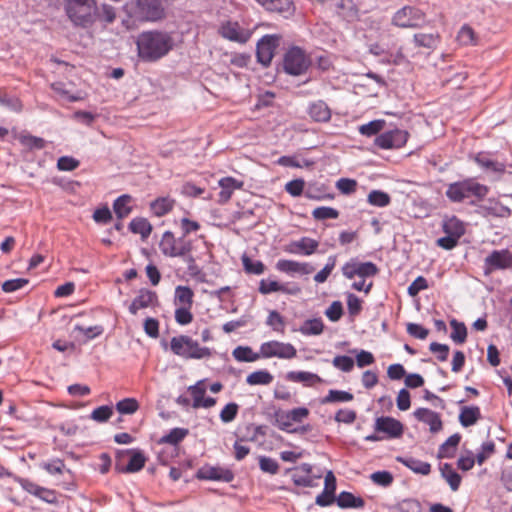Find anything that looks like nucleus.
Here are the masks:
<instances>
[{"mask_svg": "<svg viewBox=\"0 0 512 512\" xmlns=\"http://www.w3.org/2000/svg\"><path fill=\"white\" fill-rule=\"evenodd\" d=\"M173 38L165 31H147L139 35L137 49L139 56L146 61H156L173 48Z\"/></svg>", "mask_w": 512, "mask_h": 512, "instance_id": "f257e3e1", "label": "nucleus"}, {"mask_svg": "<svg viewBox=\"0 0 512 512\" xmlns=\"http://www.w3.org/2000/svg\"><path fill=\"white\" fill-rule=\"evenodd\" d=\"M64 8L73 25L82 28L94 23L98 11L95 0H65Z\"/></svg>", "mask_w": 512, "mask_h": 512, "instance_id": "f03ea898", "label": "nucleus"}, {"mask_svg": "<svg viewBox=\"0 0 512 512\" xmlns=\"http://www.w3.org/2000/svg\"><path fill=\"white\" fill-rule=\"evenodd\" d=\"M487 193L488 188L485 185L478 183L475 179L469 178L450 183L445 195L452 202H462L471 197L480 200L484 198Z\"/></svg>", "mask_w": 512, "mask_h": 512, "instance_id": "7ed1b4c3", "label": "nucleus"}, {"mask_svg": "<svg viewBox=\"0 0 512 512\" xmlns=\"http://www.w3.org/2000/svg\"><path fill=\"white\" fill-rule=\"evenodd\" d=\"M170 348L174 354L185 359H203L211 355L209 348L201 347L197 341L186 335L173 337Z\"/></svg>", "mask_w": 512, "mask_h": 512, "instance_id": "20e7f679", "label": "nucleus"}, {"mask_svg": "<svg viewBox=\"0 0 512 512\" xmlns=\"http://www.w3.org/2000/svg\"><path fill=\"white\" fill-rule=\"evenodd\" d=\"M159 248L162 254L167 257H182L185 261H193V258L190 255L192 244L190 241L185 240L184 236L175 238L172 232L166 231L162 235Z\"/></svg>", "mask_w": 512, "mask_h": 512, "instance_id": "39448f33", "label": "nucleus"}, {"mask_svg": "<svg viewBox=\"0 0 512 512\" xmlns=\"http://www.w3.org/2000/svg\"><path fill=\"white\" fill-rule=\"evenodd\" d=\"M133 16L144 22L163 20L166 17L163 0H137L133 9Z\"/></svg>", "mask_w": 512, "mask_h": 512, "instance_id": "423d86ee", "label": "nucleus"}, {"mask_svg": "<svg viewBox=\"0 0 512 512\" xmlns=\"http://www.w3.org/2000/svg\"><path fill=\"white\" fill-rule=\"evenodd\" d=\"M425 23V14L412 6H404L392 17V24L400 28H417Z\"/></svg>", "mask_w": 512, "mask_h": 512, "instance_id": "0eeeda50", "label": "nucleus"}, {"mask_svg": "<svg viewBox=\"0 0 512 512\" xmlns=\"http://www.w3.org/2000/svg\"><path fill=\"white\" fill-rule=\"evenodd\" d=\"M309 65L310 60L299 47L290 48L284 56L283 67L288 74L301 75L306 72Z\"/></svg>", "mask_w": 512, "mask_h": 512, "instance_id": "6e6552de", "label": "nucleus"}, {"mask_svg": "<svg viewBox=\"0 0 512 512\" xmlns=\"http://www.w3.org/2000/svg\"><path fill=\"white\" fill-rule=\"evenodd\" d=\"M260 353L262 358L292 359L296 356L297 350L290 343L268 341L261 344Z\"/></svg>", "mask_w": 512, "mask_h": 512, "instance_id": "1a4fd4ad", "label": "nucleus"}, {"mask_svg": "<svg viewBox=\"0 0 512 512\" xmlns=\"http://www.w3.org/2000/svg\"><path fill=\"white\" fill-rule=\"evenodd\" d=\"M377 266L372 262H360L356 258L350 259L342 267L343 275L348 279L358 276L362 279L373 277L378 273Z\"/></svg>", "mask_w": 512, "mask_h": 512, "instance_id": "9d476101", "label": "nucleus"}, {"mask_svg": "<svg viewBox=\"0 0 512 512\" xmlns=\"http://www.w3.org/2000/svg\"><path fill=\"white\" fill-rule=\"evenodd\" d=\"M407 139V131L394 129L377 136L375 144L381 149H398L406 144Z\"/></svg>", "mask_w": 512, "mask_h": 512, "instance_id": "9b49d317", "label": "nucleus"}, {"mask_svg": "<svg viewBox=\"0 0 512 512\" xmlns=\"http://www.w3.org/2000/svg\"><path fill=\"white\" fill-rule=\"evenodd\" d=\"M309 415V410L305 407L294 408L290 411L277 412L275 414L277 426L283 430L291 432L290 427L293 423H300Z\"/></svg>", "mask_w": 512, "mask_h": 512, "instance_id": "f8f14e48", "label": "nucleus"}, {"mask_svg": "<svg viewBox=\"0 0 512 512\" xmlns=\"http://www.w3.org/2000/svg\"><path fill=\"white\" fill-rule=\"evenodd\" d=\"M259 292L263 295L281 292L287 295H298L301 288L295 283H280L277 280L267 278L259 282Z\"/></svg>", "mask_w": 512, "mask_h": 512, "instance_id": "ddd939ff", "label": "nucleus"}, {"mask_svg": "<svg viewBox=\"0 0 512 512\" xmlns=\"http://www.w3.org/2000/svg\"><path fill=\"white\" fill-rule=\"evenodd\" d=\"M280 37L278 35H265L257 43L258 61L267 66L271 63L275 49L279 45Z\"/></svg>", "mask_w": 512, "mask_h": 512, "instance_id": "4468645a", "label": "nucleus"}, {"mask_svg": "<svg viewBox=\"0 0 512 512\" xmlns=\"http://www.w3.org/2000/svg\"><path fill=\"white\" fill-rule=\"evenodd\" d=\"M219 33L226 39L238 43H246L252 32L242 27L238 22L227 21L219 28Z\"/></svg>", "mask_w": 512, "mask_h": 512, "instance_id": "2eb2a0df", "label": "nucleus"}, {"mask_svg": "<svg viewBox=\"0 0 512 512\" xmlns=\"http://www.w3.org/2000/svg\"><path fill=\"white\" fill-rule=\"evenodd\" d=\"M311 464L303 463L291 470V478L295 485L300 487H314L315 479H320L322 474L312 475Z\"/></svg>", "mask_w": 512, "mask_h": 512, "instance_id": "dca6fc26", "label": "nucleus"}, {"mask_svg": "<svg viewBox=\"0 0 512 512\" xmlns=\"http://www.w3.org/2000/svg\"><path fill=\"white\" fill-rule=\"evenodd\" d=\"M197 478L201 480H213L231 482L234 479L233 472L221 466H204L197 471Z\"/></svg>", "mask_w": 512, "mask_h": 512, "instance_id": "f3484780", "label": "nucleus"}, {"mask_svg": "<svg viewBox=\"0 0 512 512\" xmlns=\"http://www.w3.org/2000/svg\"><path fill=\"white\" fill-rule=\"evenodd\" d=\"M276 269L290 276L308 275L314 271V267L307 262H298L288 259H280L276 263Z\"/></svg>", "mask_w": 512, "mask_h": 512, "instance_id": "a211bd4d", "label": "nucleus"}, {"mask_svg": "<svg viewBox=\"0 0 512 512\" xmlns=\"http://www.w3.org/2000/svg\"><path fill=\"white\" fill-rule=\"evenodd\" d=\"M375 430L387 435L388 438H399L403 434V424L392 417H378L375 421Z\"/></svg>", "mask_w": 512, "mask_h": 512, "instance_id": "6ab92c4d", "label": "nucleus"}, {"mask_svg": "<svg viewBox=\"0 0 512 512\" xmlns=\"http://www.w3.org/2000/svg\"><path fill=\"white\" fill-rule=\"evenodd\" d=\"M157 304L158 296L156 292L143 288L139 290L138 295L129 305V312L136 315L139 310L154 307Z\"/></svg>", "mask_w": 512, "mask_h": 512, "instance_id": "aec40b11", "label": "nucleus"}, {"mask_svg": "<svg viewBox=\"0 0 512 512\" xmlns=\"http://www.w3.org/2000/svg\"><path fill=\"white\" fill-rule=\"evenodd\" d=\"M319 242L309 237H302L299 240L291 241L285 246V251L294 255H312L318 248Z\"/></svg>", "mask_w": 512, "mask_h": 512, "instance_id": "412c9836", "label": "nucleus"}, {"mask_svg": "<svg viewBox=\"0 0 512 512\" xmlns=\"http://www.w3.org/2000/svg\"><path fill=\"white\" fill-rule=\"evenodd\" d=\"M218 185L220 187L218 202L225 204L231 199L236 190L243 188L244 183L233 177H223L218 181Z\"/></svg>", "mask_w": 512, "mask_h": 512, "instance_id": "4be33fe9", "label": "nucleus"}, {"mask_svg": "<svg viewBox=\"0 0 512 512\" xmlns=\"http://www.w3.org/2000/svg\"><path fill=\"white\" fill-rule=\"evenodd\" d=\"M337 9L338 13L347 21L358 19V9L352 0H322Z\"/></svg>", "mask_w": 512, "mask_h": 512, "instance_id": "5701e85b", "label": "nucleus"}, {"mask_svg": "<svg viewBox=\"0 0 512 512\" xmlns=\"http://www.w3.org/2000/svg\"><path fill=\"white\" fill-rule=\"evenodd\" d=\"M414 416L417 420L429 425L432 433H437L442 429V421L439 414L430 409L419 408L414 411Z\"/></svg>", "mask_w": 512, "mask_h": 512, "instance_id": "b1692460", "label": "nucleus"}, {"mask_svg": "<svg viewBox=\"0 0 512 512\" xmlns=\"http://www.w3.org/2000/svg\"><path fill=\"white\" fill-rule=\"evenodd\" d=\"M309 116L316 122H327L331 118V111L324 101H316L309 105Z\"/></svg>", "mask_w": 512, "mask_h": 512, "instance_id": "393cba45", "label": "nucleus"}, {"mask_svg": "<svg viewBox=\"0 0 512 512\" xmlns=\"http://www.w3.org/2000/svg\"><path fill=\"white\" fill-rule=\"evenodd\" d=\"M131 457L126 466L116 465V469L122 473H135L140 471L146 462V458L141 451H130Z\"/></svg>", "mask_w": 512, "mask_h": 512, "instance_id": "a878e982", "label": "nucleus"}, {"mask_svg": "<svg viewBox=\"0 0 512 512\" xmlns=\"http://www.w3.org/2000/svg\"><path fill=\"white\" fill-rule=\"evenodd\" d=\"M486 263L492 268H507L512 263V256L507 250L494 251L486 258Z\"/></svg>", "mask_w": 512, "mask_h": 512, "instance_id": "bb28decb", "label": "nucleus"}, {"mask_svg": "<svg viewBox=\"0 0 512 512\" xmlns=\"http://www.w3.org/2000/svg\"><path fill=\"white\" fill-rule=\"evenodd\" d=\"M397 461L417 474L428 475L431 471V465L428 462L413 457H397Z\"/></svg>", "mask_w": 512, "mask_h": 512, "instance_id": "cd10ccee", "label": "nucleus"}, {"mask_svg": "<svg viewBox=\"0 0 512 512\" xmlns=\"http://www.w3.org/2000/svg\"><path fill=\"white\" fill-rule=\"evenodd\" d=\"M286 378L289 381L304 383L307 386H313L322 382V379L317 374L306 371H290L287 373Z\"/></svg>", "mask_w": 512, "mask_h": 512, "instance_id": "c85d7f7f", "label": "nucleus"}, {"mask_svg": "<svg viewBox=\"0 0 512 512\" xmlns=\"http://www.w3.org/2000/svg\"><path fill=\"white\" fill-rule=\"evenodd\" d=\"M481 417V412L477 406H465L461 408L459 422L463 427L474 425Z\"/></svg>", "mask_w": 512, "mask_h": 512, "instance_id": "c756f323", "label": "nucleus"}, {"mask_svg": "<svg viewBox=\"0 0 512 512\" xmlns=\"http://www.w3.org/2000/svg\"><path fill=\"white\" fill-rule=\"evenodd\" d=\"M194 293L188 286L179 285L175 289L174 304L178 307H192Z\"/></svg>", "mask_w": 512, "mask_h": 512, "instance_id": "7c9ffc66", "label": "nucleus"}, {"mask_svg": "<svg viewBox=\"0 0 512 512\" xmlns=\"http://www.w3.org/2000/svg\"><path fill=\"white\" fill-rule=\"evenodd\" d=\"M440 472L450 488L453 491H457L461 483V476L453 469L452 465L444 463L440 467Z\"/></svg>", "mask_w": 512, "mask_h": 512, "instance_id": "2f4dec72", "label": "nucleus"}, {"mask_svg": "<svg viewBox=\"0 0 512 512\" xmlns=\"http://www.w3.org/2000/svg\"><path fill=\"white\" fill-rule=\"evenodd\" d=\"M131 201H132L131 196L126 195V194L121 195L114 201L113 209L119 219H123L131 213V211H132V207L130 205Z\"/></svg>", "mask_w": 512, "mask_h": 512, "instance_id": "473e14b6", "label": "nucleus"}, {"mask_svg": "<svg viewBox=\"0 0 512 512\" xmlns=\"http://www.w3.org/2000/svg\"><path fill=\"white\" fill-rule=\"evenodd\" d=\"M364 500L360 497H355L352 493L343 491L337 498V505L340 508H362Z\"/></svg>", "mask_w": 512, "mask_h": 512, "instance_id": "72a5a7b5", "label": "nucleus"}, {"mask_svg": "<svg viewBox=\"0 0 512 512\" xmlns=\"http://www.w3.org/2000/svg\"><path fill=\"white\" fill-rule=\"evenodd\" d=\"M461 440V436L459 434L451 435L439 448L438 457L439 458H451L454 456V452L456 447L458 446Z\"/></svg>", "mask_w": 512, "mask_h": 512, "instance_id": "f704fd0d", "label": "nucleus"}, {"mask_svg": "<svg viewBox=\"0 0 512 512\" xmlns=\"http://www.w3.org/2000/svg\"><path fill=\"white\" fill-rule=\"evenodd\" d=\"M232 355L239 362H255L262 357L261 353H255L248 346H237L233 350Z\"/></svg>", "mask_w": 512, "mask_h": 512, "instance_id": "c9c22d12", "label": "nucleus"}, {"mask_svg": "<svg viewBox=\"0 0 512 512\" xmlns=\"http://www.w3.org/2000/svg\"><path fill=\"white\" fill-rule=\"evenodd\" d=\"M324 324L320 318L308 319L300 326L299 331L306 336H316L323 332Z\"/></svg>", "mask_w": 512, "mask_h": 512, "instance_id": "e433bc0d", "label": "nucleus"}, {"mask_svg": "<svg viewBox=\"0 0 512 512\" xmlns=\"http://www.w3.org/2000/svg\"><path fill=\"white\" fill-rule=\"evenodd\" d=\"M443 230L446 234L458 239H460V237L465 233L463 223L456 217H451L445 220L443 223Z\"/></svg>", "mask_w": 512, "mask_h": 512, "instance_id": "4c0bfd02", "label": "nucleus"}, {"mask_svg": "<svg viewBox=\"0 0 512 512\" xmlns=\"http://www.w3.org/2000/svg\"><path fill=\"white\" fill-rule=\"evenodd\" d=\"M274 377L273 375L267 371V370H258L250 373L247 378L246 382L247 384L254 386V385H269L272 383Z\"/></svg>", "mask_w": 512, "mask_h": 512, "instance_id": "58836bf2", "label": "nucleus"}, {"mask_svg": "<svg viewBox=\"0 0 512 512\" xmlns=\"http://www.w3.org/2000/svg\"><path fill=\"white\" fill-rule=\"evenodd\" d=\"M174 203L175 201L169 197H160L151 203L150 208L156 216L160 217L167 214L173 208Z\"/></svg>", "mask_w": 512, "mask_h": 512, "instance_id": "ea45409f", "label": "nucleus"}, {"mask_svg": "<svg viewBox=\"0 0 512 512\" xmlns=\"http://www.w3.org/2000/svg\"><path fill=\"white\" fill-rule=\"evenodd\" d=\"M130 230L135 234H140L142 239L148 238L151 234L152 226L145 218H134L129 224Z\"/></svg>", "mask_w": 512, "mask_h": 512, "instance_id": "a19ab883", "label": "nucleus"}, {"mask_svg": "<svg viewBox=\"0 0 512 512\" xmlns=\"http://www.w3.org/2000/svg\"><path fill=\"white\" fill-rule=\"evenodd\" d=\"M188 433L189 431L185 428H173L168 434L160 438L159 443L177 445L188 435Z\"/></svg>", "mask_w": 512, "mask_h": 512, "instance_id": "79ce46f5", "label": "nucleus"}, {"mask_svg": "<svg viewBox=\"0 0 512 512\" xmlns=\"http://www.w3.org/2000/svg\"><path fill=\"white\" fill-rule=\"evenodd\" d=\"M414 42L416 46L425 47L428 49H434L438 45L439 35L438 34H425L419 33L414 35Z\"/></svg>", "mask_w": 512, "mask_h": 512, "instance_id": "37998d69", "label": "nucleus"}, {"mask_svg": "<svg viewBox=\"0 0 512 512\" xmlns=\"http://www.w3.org/2000/svg\"><path fill=\"white\" fill-rule=\"evenodd\" d=\"M354 398L353 394L341 390H329L328 394L322 399L321 403L349 402Z\"/></svg>", "mask_w": 512, "mask_h": 512, "instance_id": "c03bdc74", "label": "nucleus"}, {"mask_svg": "<svg viewBox=\"0 0 512 512\" xmlns=\"http://www.w3.org/2000/svg\"><path fill=\"white\" fill-rule=\"evenodd\" d=\"M369 204L376 207H386L390 204V195L381 190H372L367 197Z\"/></svg>", "mask_w": 512, "mask_h": 512, "instance_id": "a18cd8bd", "label": "nucleus"}, {"mask_svg": "<svg viewBox=\"0 0 512 512\" xmlns=\"http://www.w3.org/2000/svg\"><path fill=\"white\" fill-rule=\"evenodd\" d=\"M450 325L452 328L451 339L457 344L464 343L467 337V329L464 323L453 319L450 321Z\"/></svg>", "mask_w": 512, "mask_h": 512, "instance_id": "49530a36", "label": "nucleus"}, {"mask_svg": "<svg viewBox=\"0 0 512 512\" xmlns=\"http://www.w3.org/2000/svg\"><path fill=\"white\" fill-rule=\"evenodd\" d=\"M139 409V403L135 398H125L116 403V410L123 415L134 414Z\"/></svg>", "mask_w": 512, "mask_h": 512, "instance_id": "de8ad7c7", "label": "nucleus"}, {"mask_svg": "<svg viewBox=\"0 0 512 512\" xmlns=\"http://www.w3.org/2000/svg\"><path fill=\"white\" fill-rule=\"evenodd\" d=\"M384 126V120H373L367 124L361 125L358 130L361 135L371 137L382 131L384 129Z\"/></svg>", "mask_w": 512, "mask_h": 512, "instance_id": "09e8293b", "label": "nucleus"}, {"mask_svg": "<svg viewBox=\"0 0 512 512\" xmlns=\"http://www.w3.org/2000/svg\"><path fill=\"white\" fill-rule=\"evenodd\" d=\"M336 262L337 257L335 255L329 256L324 268L314 276V281L316 283H324L331 274L332 270L335 268Z\"/></svg>", "mask_w": 512, "mask_h": 512, "instance_id": "8fccbe9b", "label": "nucleus"}, {"mask_svg": "<svg viewBox=\"0 0 512 512\" xmlns=\"http://www.w3.org/2000/svg\"><path fill=\"white\" fill-rule=\"evenodd\" d=\"M457 40L462 45H475L477 43L475 32L468 25L461 27L457 35Z\"/></svg>", "mask_w": 512, "mask_h": 512, "instance_id": "3c124183", "label": "nucleus"}, {"mask_svg": "<svg viewBox=\"0 0 512 512\" xmlns=\"http://www.w3.org/2000/svg\"><path fill=\"white\" fill-rule=\"evenodd\" d=\"M312 216L316 220L336 219L339 216L338 210L332 207H317L313 210Z\"/></svg>", "mask_w": 512, "mask_h": 512, "instance_id": "603ef678", "label": "nucleus"}, {"mask_svg": "<svg viewBox=\"0 0 512 512\" xmlns=\"http://www.w3.org/2000/svg\"><path fill=\"white\" fill-rule=\"evenodd\" d=\"M188 390L193 397V408H200V401L206 393L204 382L199 381L195 385L190 386Z\"/></svg>", "mask_w": 512, "mask_h": 512, "instance_id": "864d4df0", "label": "nucleus"}, {"mask_svg": "<svg viewBox=\"0 0 512 512\" xmlns=\"http://www.w3.org/2000/svg\"><path fill=\"white\" fill-rule=\"evenodd\" d=\"M113 415V409L110 406L104 405L94 409L90 415L91 419L103 423L110 419Z\"/></svg>", "mask_w": 512, "mask_h": 512, "instance_id": "5fc2aeb1", "label": "nucleus"}, {"mask_svg": "<svg viewBox=\"0 0 512 512\" xmlns=\"http://www.w3.org/2000/svg\"><path fill=\"white\" fill-rule=\"evenodd\" d=\"M475 161L483 168L491 169L496 172L504 171V165L498 162H494L484 154H478L475 157Z\"/></svg>", "mask_w": 512, "mask_h": 512, "instance_id": "6e6d98bb", "label": "nucleus"}, {"mask_svg": "<svg viewBox=\"0 0 512 512\" xmlns=\"http://www.w3.org/2000/svg\"><path fill=\"white\" fill-rule=\"evenodd\" d=\"M370 479L374 484L388 487L393 482V476L388 471H377L371 474Z\"/></svg>", "mask_w": 512, "mask_h": 512, "instance_id": "4d7b16f0", "label": "nucleus"}, {"mask_svg": "<svg viewBox=\"0 0 512 512\" xmlns=\"http://www.w3.org/2000/svg\"><path fill=\"white\" fill-rule=\"evenodd\" d=\"M51 88L64 100L69 102H75L80 99V97L73 95L67 88L66 84L63 82H55L51 85Z\"/></svg>", "mask_w": 512, "mask_h": 512, "instance_id": "13d9d810", "label": "nucleus"}, {"mask_svg": "<svg viewBox=\"0 0 512 512\" xmlns=\"http://www.w3.org/2000/svg\"><path fill=\"white\" fill-rule=\"evenodd\" d=\"M243 266L246 272L261 275L265 270V265L261 261H253L250 258L244 256L242 258Z\"/></svg>", "mask_w": 512, "mask_h": 512, "instance_id": "bf43d9fd", "label": "nucleus"}, {"mask_svg": "<svg viewBox=\"0 0 512 512\" xmlns=\"http://www.w3.org/2000/svg\"><path fill=\"white\" fill-rule=\"evenodd\" d=\"M326 317L332 321H338L343 315V306L340 301H334L325 311Z\"/></svg>", "mask_w": 512, "mask_h": 512, "instance_id": "052dcab7", "label": "nucleus"}, {"mask_svg": "<svg viewBox=\"0 0 512 512\" xmlns=\"http://www.w3.org/2000/svg\"><path fill=\"white\" fill-rule=\"evenodd\" d=\"M41 467L51 475L62 474L66 468L64 462L60 459L43 462Z\"/></svg>", "mask_w": 512, "mask_h": 512, "instance_id": "680f3d73", "label": "nucleus"}, {"mask_svg": "<svg viewBox=\"0 0 512 512\" xmlns=\"http://www.w3.org/2000/svg\"><path fill=\"white\" fill-rule=\"evenodd\" d=\"M27 284L28 280L25 278L10 279L2 284V290L6 293H11L20 290Z\"/></svg>", "mask_w": 512, "mask_h": 512, "instance_id": "e2e57ef3", "label": "nucleus"}, {"mask_svg": "<svg viewBox=\"0 0 512 512\" xmlns=\"http://www.w3.org/2000/svg\"><path fill=\"white\" fill-rule=\"evenodd\" d=\"M267 325L272 327L274 331L283 332L284 319L277 311H271L267 318Z\"/></svg>", "mask_w": 512, "mask_h": 512, "instance_id": "0e129e2a", "label": "nucleus"}, {"mask_svg": "<svg viewBox=\"0 0 512 512\" xmlns=\"http://www.w3.org/2000/svg\"><path fill=\"white\" fill-rule=\"evenodd\" d=\"M191 307H178L175 310V320L180 325H187L192 322L193 315L190 312Z\"/></svg>", "mask_w": 512, "mask_h": 512, "instance_id": "69168bd1", "label": "nucleus"}, {"mask_svg": "<svg viewBox=\"0 0 512 512\" xmlns=\"http://www.w3.org/2000/svg\"><path fill=\"white\" fill-rule=\"evenodd\" d=\"M305 181L303 179H295L289 181L285 185V190L293 197H298L303 193Z\"/></svg>", "mask_w": 512, "mask_h": 512, "instance_id": "338daca9", "label": "nucleus"}, {"mask_svg": "<svg viewBox=\"0 0 512 512\" xmlns=\"http://www.w3.org/2000/svg\"><path fill=\"white\" fill-rule=\"evenodd\" d=\"M238 412V405L236 403L227 404L220 412V419L224 423L233 421Z\"/></svg>", "mask_w": 512, "mask_h": 512, "instance_id": "774afa93", "label": "nucleus"}]
</instances>
